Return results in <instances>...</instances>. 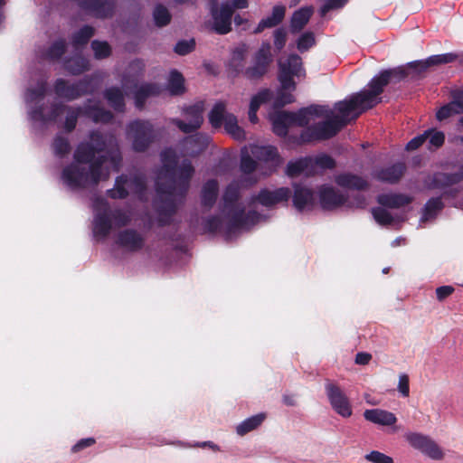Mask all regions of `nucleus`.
<instances>
[{"instance_id":"8fccbe9b","label":"nucleus","mask_w":463,"mask_h":463,"mask_svg":"<svg viewBox=\"0 0 463 463\" xmlns=\"http://www.w3.org/2000/svg\"><path fill=\"white\" fill-rule=\"evenodd\" d=\"M91 49L94 52V57L97 60L106 59L111 54V47L105 41L94 40L91 42Z\"/></svg>"},{"instance_id":"4468645a","label":"nucleus","mask_w":463,"mask_h":463,"mask_svg":"<svg viewBox=\"0 0 463 463\" xmlns=\"http://www.w3.org/2000/svg\"><path fill=\"white\" fill-rule=\"evenodd\" d=\"M325 389L333 410L340 416L349 418L353 410L349 399L343 390L329 381L326 383Z\"/></svg>"},{"instance_id":"ea45409f","label":"nucleus","mask_w":463,"mask_h":463,"mask_svg":"<svg viewBox=\"0 0 463 463\" xmlns=\"http://www.w3.org/2000/svg\"><path fill=\"white\" fill-rule=\"evenodd\" d=\"M128 184V176L127 175L122 174L117 176L114 187L107 191V195L111 199H126L129 194L126 187Z\"/></svg>"},{"instance_id":"ddd939ff","label":"nucleus","mask_w":463,"mask_h":463,"mask_svg":"<svg viewBox=\"0 0 463 463\" xmlns=\"http://www.w3.org/2000/svg\"><path fill=\"white\" fill-rule=\"evenodd\" d=\"M409 444L434 460H440L444 453L440 447L430 437L417 432H410L405 436Z\"/></svg>"},{"instance_id":"c756f323","label":"nucleus","mask_w":463,"mask_h":463,"mask_svg":"<svg viewBox=\"0 0 463 463\" xmlns=\"http://www.w3.org/2000/svg\"><path fill=\"white\" fill-rule=\"evenodd\" d=\"M412 198L403 194H382L377 196V203L383 207L398 209L408 205Z\"/></svg>"},{"instance_id":"f8f14e48","label":"nucleus","mask_w":463,"mask_h":463,"mask_svg":"<svg viewBox=\"0 0 463 463\" xmlns=\"http://www.w3.org/2000/svg\"><path fill=\"white\" fill-rule=\"evenodd\" d=\"M210 12L213 20V28L216 33L223 35L232 31V20L234 14L232 4L225 2L219 7L217 0H211Z\"/></svg>"},{"instance_id":"e2e57ef3","label":"nucleus","mask_w":463,"mask_h":463,"mask_svg":"<svg viewBox=\"0 0 463 463\" xmlns=\"http://www.w3.org/2000/svg\"><path fill=\"white\" fill-rule=\"evenodd\" d=\"M222 226V219L216 215L210 216L203 222V230L205 232L215 233L221 230Z\"/></svg>"},{"instance_id":"b1692460","label":"nucleus","mask_w":463,"mask_h":463,"mask_svg":"<svg viewBox=\"0 0 463 463\" xmlns=\"http://www.w3.org/2000/svg\"><path fill=\"white\" fill-rule=\"evenodd\" d=\"M106 207L96 213L93 220V233L96 237L106 238L112 230V222L109 216V209Z\"/></svg>"},{"instance_id":"052dcab7","label":"nucleus","mask_w":463,"mask_h":463,"mask_svg":"<svg viewBox=\"0 0 463 463\" xmlns=\"http://www.w3.org/2000/svg\"><path fill=\"white\" fill-rule=\"evenodd\" d=\"M47 91V83L45 80L38 82L35 88L28 89L27 95L31 101L42 99L44 98Z\"/></svg>"},{"instance_id":"bb28decb","label":"nucleus","mask_w":463,"mask_h":463,"mask_svg":"<svg viewBox=\"0 0 463 463\" xmlns=\"http://www.w3.org/2000/svg\"><path fill=\"white\" fill-rule=\"evenodd\" d=\"M337 185L351 190L364 191L369 187L368 182L360 175L352 173H343L335 176Z\"/></svg>"},{"instance_id":"58836bf2","label":"nucleus","mask_w":463,"mask_h":463,"mask_svg":"<svg viewBox=\"0 0 463 463\" xmlns=\"http://www.w3.org/2000/svg\"><path fill=\"white\" fill-rule=\"evenodd\" d=\"M222 125L226 133L235 140L242 141L246 138L244 129L238 125L237 118L233 114H226V118Z\"/></svg>"},{"instance_id":"de8ad7c7","label":"nucleus","mask_w":463,"mask_h":463,"mask_svg":"<svg viewBox=\"0 0 463 463\" xmlns=\"http://www.w3.org/2000/svg\"><path fill=\"white\" fill-rule=\"evenodd\" d=\"M153 19L156 26L162 28L170 24L172 15L165 5L157 4L153 11Z\"/></svg>"},{"instance_id":"423d86ee","label":"nucleus","mask_w":463,"mask_h":463,"mask_svg":"<svg viewBox=\"0 0 463 463\" xmlns=\"http://www.w3.org/2000/svg\"><path fill=\"white\" fill-rule=\"evenodd\" d=\"M351 112L334 116L333 118L315 123L304 128L298 137H289L298 145L308 144L314 141L328 140L335 137L350 121L348 118Z\"/></svg>"},{"instance_id":"c9c22d12","label":"nucleus","mask_w":463,"mask_h":463,"mask_svg":"<svg viewBox=\"0 0 463 463\" xmlns=\"http://www.w3.org/2000/svg\"><path fill=\"white\" fill-rule=\"evenodd\" d=\"M161 199V204L158 206L157 212L159 215H165V217H173L178 209L177 202L183 203L185 199L181 198L179 195H168Z\"/></svg>"},{"instance_id":"7ed1b4c3","label":"nucleus","mask_w":463,"mask_h":463,"mask_svg":"<svg viewBox=\"0 0 463 463\" xmlns=\"http://www.w3.org/2000/svg\"><path fill=\"white\" fill-rule=\"evenodd\" d=\"M160 156L162 167L156 182V193L186 197L195 171L192 162L184 159L178 165V156L173 148L164 149Z\"/></svg>"},{"instance_id":"f257e3e1","label":"nucleus","mask_w":463,"mask_h":463,"mask_svg":"<svg viewBox=\"0 0 463 463\" xmlns=\"http://www.w3.org/2000/svg\"><path fill=\"white\" fill-rule=\"evenodd\" d=\"M89 141L80 142L73 154L74 163L65 166L61 172L64 184L72 190L84 189L90 184L97 185L103 176V165L110 161L118 171L122 156L116 138L99 130H92L89 134Z\"/></svg>"},{"instance_id":"774afa93","label":"nucleus","mask_w":463,"mask_h":463,"mask_svg":"<svg viewBox=\"0 0 463 463\" xmlns=\"http://www.w3.org/2000/svg\"><path fill=\"white\" fill-rule=\"evenodd\" d=\"M430 130H431V134H430L428 137L430 148H439L445 142V134L442 131H439L433 128H430Z\"/></svg>"},{"instance_id":"c85d7f7f","label":"nucleus","mask_w":463,"mask_h":463,"mask_svg":"<svg viewBox=\"0 0 463 463\" xmlns=\"http://www.w3.org/2000/svg\"><path fill=\"white\" fill-rule=\"evenodd\" d=\"M364 417L366 420L382 426H392L397 422L394 413L381 409L365 410Z\"/></svg>"},{"instance_id":"680f3d73","label":"nucleus","mask_w":463,"mask_h":463,"mask_svg":"<svg viewBox=\"0 0 463 463\" xmlns=\"http://www.w3.org/2000/svg\"><path fill=\"white\" fill-rule=\"evenodd\" d=\"M274 47L277 52H280L287 43L288 33L284 27H279L273 32Z\"/></svg>"},{"instance_id":"f03ea898","label":"nucleus","mask_w":463,"mask_h":463,"mask_svg":"<svg viewBox=\"0 0 463 463\" xmlns=\"http://www.w3.org/2000/svg\"><path fill=\"white\" fill-rule=\"evenodd\" d=\"M409 76L408 69L403 66L383 70L369 81V90L354 93L348 100L345 99L336 102L335 108L340 114L354 111V114L352 116V119L354 121L362 113L382 102V99L379 96L384 91V88L387 85L398 83Z\"/></svg>"},{"instance_id":"864d4df0","label":"nucleus","mask_w":463,"mask_h":463,"mask_svg":"<svg viewBox=\"0 0 463 463\" xmlns=\"http://www.w3.org/2000/svg\"><path fill=\"white\" fill-rule=\"evenodd\" d=\"M315 44V34L312 32H306L302 33L297 41V48L300 52H307Z\"/></svg>"},{"instance_id":"4be33fe9","label":"nucleus","mask_w":463,"mask_h":463,"mask_svg":"<svg viewBox=\"0 0 463 463\" xmlns=\"http://www.w3.org/2000/svg\"><path fill=\"white\" fill-rule=\"evenodd\" d=\"M116 243L131 252H137L143 249L145 238L135 229H125L117 235Z\"/></svg>"},{"instance_id":"3c124183","label":"nucleus","mask_w":463,"mask_h":463,"mask_svg":"<svg viewBox=\"0 0 463 463\" xmlns=\"http://www.w3.org/2000/svg\"><path fill=\"white\" fill-rule=\"evenodd\" d=\"M272 92L269 89H262L257 94H255L250 102V110L258 111L260 107L270 100Z\"/></svg>"},{"instance_id":"7c9ffc66","label":"nucleus","mask_w":463,"mask_h":463,"mask_svg":"<svg viewBox=\"0 0 463 463\" xmlns=\"http://www.w3.org/2000/svg\"><path fill=\"white\" fill-rule=\"evenodd\" d=\"M219 193V184L216 179H210L203 185L201 191V204L211 209L216 203Z\"/></svg>"},{"instance_id":"1a4fd4ad","label":"nucleus","mask_w":463,"mask_h":463,"mask_svg":"<svg viewBox=\"0 0 463 463\" xmlns=\"http://www.w3.org/2000/svg\"><path fill=\"white\" fill-rule=\"evenodd\" d=\"M305 78L306 70L298 54L291 53L284 61L279 62L278 80L283 89L297 90L294 78Z\"/></svg>"},{"instance_id":"20e7f679","label":"nucleus","mask_w":463,"mask_h":463,"mask_svg":"<svg viewBox=\"0 0 463 463\" xmlns=\"http://www.w3.org/2000/svg\"><path fill=\"white\" fill-rule=\"evenodd\" d=\"M249 51L250 46L244 42L235 45L231 51L228 68L234 75L242 74L250 81L260 80L268 73L273 61L271 45L269 42H263L252 57V64L245 67Z\"/></svg>"},{"instance_id":"473e14b6","label":"nucleus","mask_w":463,"mask_h":463,"mask_svg":"<svg viewBox=\"0 0 463 463\" xmlns=\"http://www.w3.org/2000/svg\"><path fill=\"white\" fill-rule=\"evenodd\" d=\"M160 87L156 83H144L140 85L134 94L136 107L143 109L146 101L150 97H156L160 94Z\"/></svg>"},{"instance_id":"72a5a7b5","label":"nucleus","mask_w":463,"mask_h":463,"mask_svg":"<svg viewBox=\"0 0 463 463\" xmlns=\"http://www.w3.org/2000/svg\"><path fill=\"white\" fill-rule=\"evenodd\" d=\"M313 14L312 7H301L295 11L290 19L291 33H299L308 23Z\"/></svg>"},{"instance_id":"6e6d98bb","label":"nucleus","mask_w":463,"mask_h":463,"mask_svg":"<svg viewBox=\"0 0 463 463\" xmlns=\"http://www.w3.org/2000/svg\"><path fill=\"white\" fill-rule=\"evenodd\" d=\"M128 186L137 195H143L146 190V184L144 177L138 175H135L128 178Z\"/></svg>"},{"instance_id":"393cba45","label":"nucleus","mask_w":463,"mask_h":463,"mask_svg":"<svg viewBox=\"0 0 463 463\" xmlns=\"http://www.w3.org/2000/svg\"><path fill=\"white\" fill-rule=\"evenodd\" d=\"M294 194H291L293 206L298 211L302 212L307 207L314 204V191L310 188L302 186L298 184H294Z\"/></svg>"},{"instance_id":"39448f33","label":"nucleus","mask_w":463,"mask_h":463,"mask_svg":"<svg viewBox=\"0 0 463 463\" xmlns=\"http://www.w3.org/2000/svg\"><path fill=\"white\" fill-rule=\"evenodd\" d=\"M332 110L324 105L312 104L307 107L299 109L298 111L278 110L270 116L272 130L274 134L279 137H287L288 128L291 126L301 128L309 127L311 116L316 117H330Z\"/></svg>"},{"instance_id":"f3484780","label":"nucleus","mask_w":463,"mask_h":463,"mask_svg":"<svg viewBox=\"0 0 463 463\" xmlns=\"http://www.w3.org/2000/svg\"><path fill=\"white\" fill-rule=\"evenodd\" d=\"M455 61H458L460 62V54L448 52L430 56L424 61H414L409 62L406 66V69H408L410 75L412 73L420 75L431 66L447 64Z\"/></svg>"},{"instance_id":"e433bc0d","label":"nucleus","mask_w":463,"mask_h":463,"mask_svg":"<svg viewBox=\"0 0 463 463\" xmlns=\"http://www.w3.org/2000/svg\"><path fill=\"white\" fill-rule=\"evenodd\" d=\"M253 156L263 162H273L279 159L276 146H254L251 147Z\"/></svg>"},{"instance_id":"a211bd4d","label":"nucleus","mask_w":463,"mask_h":463,"mask_svg":"<svg viewBox=\"0 0 463 463\" xmlns=\"http://www.w3.org/2000/svg\"><path fill=\"white\" fill-rule=\"evenodd\" d=\"M319 202L323 210H335L347 202V196L340 191L329 185H322L319 188Z\"/></svg>"},{"instance_id":"2f4dec72","label":"nucleus","mask_w":463,"mask_h":463,"mask_svg":"<svg viewBox=\"0 0 463 463\" xmlns=\"http://www.w3.org/2000/svg\"><path fill=\"white\" fill-rule=\"evenodd\" d=\"M83 116L90 118L95 123H109L114 115L111 111L98 105H85L82 107Z\"/></svg>"},{"instance_id":"2eb2a0df","label":"nucleus","mask_w":463,"mask_h":463,"mask_svg":"<svg viewBox=\"0 0 463 463\" xmlns=\"http://www.w3.org/2000/svg\"><path fill=\"white\" fill-rule=\"evenodd\" d=\"M291 198V190L288 187H279L275 190L260 189L258 194L250 199V203H258L260 205L271 208L279 203L287 204Z\"/></svg>"},{"instance_id":"09e8293b","label":"nucleus","mask_w":463,"mask_h":463,"mask_svg":"<svg viewBox=\"0 0 463 463\" xmlns=\"http://www.w3.org/2000/svg\"><path fill=\"white\" fill-rule=\"evenodd\" d=\"M52 148L54 154L62 158L67 156L71 151V144L67 137L61 135H57L52 142Z\"/></svg>"},{"instance_id":"5701e85b","label":"nucleus","mask_w":463,"mask_h":463,"mask_svg":"<svg viewBox=\"0 0 463 463\" xmlns=\"http://www.w3.org/2000/svg\"><path fill=\"white\" fill-rule=\"evenodd\" d=\"M451 101L440 107L436 118L439 121H443L450 117L463 113V99L456 90L450 91Z\"/></svg>"},{"instance_id":"bf43d9fd","label":"nucleus","mask_w":463,"mask_h":463,"mask_svg":"<svg viewBox=\"0 0 463 463\" xmlns=\"http://www.w3.org/2000/svg\"><path fill=\"white\" fill-rule=\"evenodd\" d=\"M313 164L315 170L317 166L324 170H332L336 166L335 160L326 154L317 156L315 158H313Z\"/></svg>"},{"instance_id":"0eeeda50","label":"nucleus","mask_w":463,"mask_h":463,"mask_svg":"<svg viewBox=\"0 0 463 463\" xmlns=\"http://www.w3.org/2000/svg\"><path fill=\"white\" fill-rule=\"evenodd\" d=\"M66 110L67 115L64 121V130L67 133H71L77 126L78 118L83 116L82 107H70L61 103H52L50 111L44 113V105L35 106L29 111V117L31 120L34 122H41L47 124L55 122L57 118Z\"/></svg>"},{"instance_id":"0e129e2a","label":"nucleus","mask_w":463,"mask_h":463,"mask_svg":"<svg viewBox=\"0 0 463 463\" xmlns=\"http://www.w3.org/2000/svg\"><path fill=\"white\" fill-rule=\"evenodd\" d=\"M364 458L372 463H393V458L378 450H373L364 456Z\"/></svg>"},{"instance_id":"9d476101","label":"nucleus","mask_w":463,"mask_h":463,"mask_svg":"<svg viewBox=\"0 0 463 463\" xmlns=\"http://www.w3.org/2000/svg\"><path fill=\"white\" fill-rule=\"evenodd\" d=\"M53 90L59 98L72 101L82 96L92 94L95 91V87L90 77H84L71 84L68 80L59 78L54 82Z\"/></svg>"},{"instance_id":"9b49d317","label":"nucleus","mask_w":463,"mask_h":463,"mask_svg":"<svg viewBox=\"0 0 463 463\" xmlns=\"http://www.w3.org/2000/svg\"><path fill=\"white\" fill-rule=\"evenodd\" d=\"M227 217L228 222L225 232L227 236H230L241 229L256 224L260 218V214L255 210L246 213L245 207L241 205L228 210Z\"/></svg>"},{"instance_id":"6e6552de","label":"nucleus","mask_w":463,"mask_h":463,"mask_svg":"<svg viewBox=\"0 0 463 463\" xmlns=\"http://www.w3.org/2000/svg\"><path fill=\"white\" fill-rule=\"evenodd\" d=\"M128 137L132 142L135 152H146L156 139V132L148 120L136 119L127 126Z\"/></svg>"},{"instance_id":"aec40b11","label":"nucleus","mask_w":463,"mask_h":463,"mask_svg":"<svg viewBox=\"0 0 463 463\" xmlns=\"http://www.w3.org/2000/svg\"><path fill=\"white\" fill-rule=\"evenodd\" d=\"M441 190L443 191L441 196L432 197L425 203L422 220L425 221L436 216V214L444 208L442 197L456 198L460 193V189L458 187H455V185Z\"/></svg>"},{"instance_id":"412c9836","label":"nucleus","mask_w":463,"mask_h":463,"mask_svg":"<svg viewBox=\"0 0 463 463\" xmlns=\"http://www.w3.org/2000/svg\"><path fill=\"white\" fill-rule=\"evenodd\" d=\"M407 170L403 162H397L386 167L376 169L373 173L374 179L386 184H394L399 183Z\"/></svg>"},{"instance_id":"dca6fc26","label":"nucleus","mask_w":463,"mask_h":463,"mask_svg":"<svg viewBox=\"0 0 463 463\" xmlns=\"http://www.w3.org/2000/svg\"><path fill=\"white\" fill-rule=\"evenodd\" d=\"M203 103L199 102L184 109V113L188 122H184L179 118L172 119V123L176 126L182 132L191 134L199 129L203 122Z\"/></svg>"},{"instance_id":"a18cd8bd","label":"nucleus","mask_w":463,"mask_h":463,"mask_svg":"<svg viewBox=\"0 0 463 463\" xmlns=\"http://www.w3.org/2000/svg\"><path fill=\"white\" fill-rule=\"evenodd\" d=\"M296 90L283 89L282 84H279V88L277 90V96L273 102V107L276 109H280L286 105L295 102V96L292 94Z\"/></svg>"},{"instance_id":"a878e982","label":"nucleus","mask_w":463,"mask_h":463,"mask_svg":"<svg viewBox=\"0 0 463 463\" xmlns=\"http://www.w3.org/2000/svg\"><path fill=\"white\" fill-rule=\"evenodd\" d=\"M303 172L307 175H315L313 157L304 156L295 161H289L286 167V175L289 177H297Z\"/></svg>"},{"instance_id":"5fc2aeb1","label":"nucleus","mask_w":463,"mask_h":463,"mask_svg":"<svg viewBox=\"0 0 463 463\" xmlns=\"http://www.w3.org/2000/svg\"><path fill=\"white\" fill-rule=\"evenodd\" d=\"M372 214L376 222L381 225H390L393 222L392 214L383 207L373 208Z\"/></svg>"},{"instance_id":"603ef678","label":"nucleus","mask_w":463,"mask_h":463,"mask_svg":"<svg viewBox=\"0 0 463 463\" xmlns=\"http://www.w3.org/2000/svg\"><path fill=\"white\" fill-rule=\"evenodd\" d=\"M66 43L63 39L55 41L46 51V57L52 61H57L65 53Z\"/></svg>"},{"instance_id":"79ce46f5","label":"nucleus","mask_w":463,"mask_h":463,"mask_svg":"<svg viewBox=\"0 0 463 463\" xmlns=\"http://www.w3.org/2000/svg\"><path fill=\"white\" fill-rule=\"evenodd\" d=\"M226 105L219 101L211 109L208 118L213 128H220L226 118Z\"/></svg>"},{"instance_id":"4c0bfd02","label":"nucleus","mask_w":463,"mask_h":463,"mask_svg":"<svg viewBox=\"0 0 463 463\" xmlns=\"http://www.w3.org/2000/svg\"><path fill=\"white\" fill-rule=\"evenodd\" d=\"M64 69L71 75H80L89 71V61L82 56H74L64 61Z\"/></svg>"},{"instance_id":"6ab92c4d","label":"nucleus","mask_w":463,"mask_h":463,"mask_svg":"<svg viewBox=\"0 0 463 463\" xmlns=\"http://www.w3.org/2000/svg\"><path fill=\"white\" fill-rule=\"evenodd\" d=\"M463 181V165L454 173L436 172L429 177L430 189H445Z\"/></svg>"},{"instance_id":"a19ab883","label":"nucleus","mask_w":463,"mask_h":463,"mask_svg":"<svg viewBox=\"0 0 463 463\" xmlns=\"http://www.w3.org/2000/svg\"><path fill=\"white\" fill-rule=\"evenodd\" d=\"M241 197L239 185L235 183L228 184L222 194L223 208L224 210H232L238 207L237 204Z\"/></svg>"},{"instance_id":"37998d69","label":"nucleus","mask_w":463,"mask_h":463,"mask_svg":"<svg viewBox=\"0 0 463 463\" xmlns=\"http://www.w3.org/2000/svg\"><path fill=\"white\" fill-rule=\"evenodd\" d=\"M266 415L264 413H259L244 420L237 426V433L240 436H244L250 431L257 429L264 421Z\"/></svg>"},{"instance_id":"f704fd0d","label":"nucleus","mask_w":463,"mask_h":463,"mask_svg":"<svg viewBox=\"0 0 463 463\" xmlns=\"http://www.w3.org/2000/svg\"><path fill=\"white\" fill-rule=\"evenodd\" d=\"M104 98L109 106L117 112L125 110V99L122 90L118 87H110L105 90Z\"/></svg>"},{"instance_id":"69168bd1","label":"nucleus","mask_w":463,"mask_h":463,"mask_svg":"<svg viewBox=\"0 0 463 463\" xmlns=\"http://www.w3.org/2000/svg\"><path fill=\"white\" fill-rule=\"evenodd\" d=\"M257 168L256 161L249 155H242L241 158L240 169L243 174H252Z\"/></svg>"},{"instance_id":"c03bdc74","label":"nucleus","mask_w":463,"mask_h":463,"mask_svg":"<svg viewBox=\"0 0 463 463\" xmlns=\"http://www.w3.org/2000/svg\"><path fill=\"white\" fill-rule=\"evenodd\" d=\"M168 90L172 95L178 96L184 93V78L181 72L173 70L170 72Z\"/></svg>"},{"instance_id":"49530a36","label":"nucleus","mask_w":463,"mask_h":463,"mask_svg":"<svg viewBox=\"0 0 463 463\" xmlns=\"http://www.w3.org/2000/svg\"><path fill=\"white\" fill-rule=\"evenodd\" d=\"M94 34L95 29L92 26L86 24L72 35L71 43L74 48L84 46Z\"/></svg>"},{"instance_id":"338daca9","label":"nucleus","mask_w":463,"mask_h":463,"mask_svg":"<svg viewBox=\"0 0 463 463\" xmlns=\"http://www.w3.org/2000/svg\"><path fill=\"white\" fill-rule=\"evenodd\" d=\"M430 134H431V130H426L424 133L413 137L411 139L406 145V150L413 151L421 146L425 141L428 139Z\"/></svg>"},{"instance_id":"4d7b16f0","label":"nucleus","mask_w":463,"mask_h":463,"mask_svg":"<svg viewBox=\"0 0 463 463\" xmlns=\"http://www.w3.org/2000/svg\"><path fill=\"white\" fill-rule=\"evenodd\" d=\"M109 216L111 218V222L113 221L115 225L118 228L125 227L131 222L129 214L122 209H115L113 211L109 210Z\"/></svg>"},{"instance_id":"cd10ccee","label":"nucleus","mask_w":463,"mask_h":463,"mask_svg":"<svg viewBox=\"0 0 463 463\" xmlns=\"http://www.w3.org/2000/svg\"><path fill=\"white\" fill-rule=\"evenodd\" d=\"M286 8L283 5H275L272 8L271 14L260 21L257 27L253 30V33L259 34L267 28H273L282 23L285 18Z\"/></svg>"},{"instance_id":"13d9d810","label":"nucleus","mask_w":463,"mask_h":463,"mask_svg":"<svg viewBox=\"0 0 463 463\" xmlns=\"http://www.w3.org/2000/svg\"><path fill=\"white\" fill-rule=\"evenodd\" d=\"M195 45L196 43L194 38L190 40H181L175 45L174 52L180 56H184L194 52Z\"/></svg>"}]
</instances>
